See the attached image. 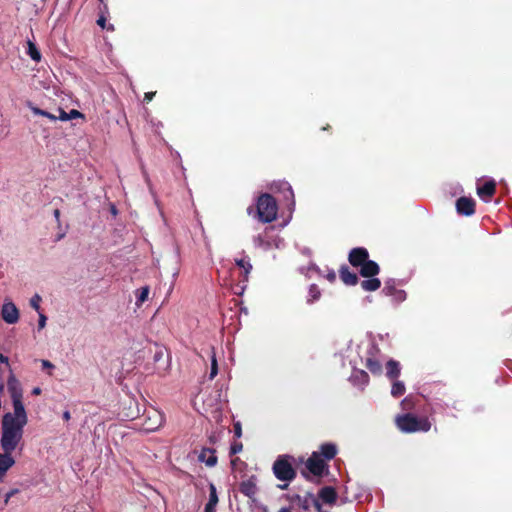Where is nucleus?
Returning <instances> with one entry per match:
<instances>
[{
  "label": "nucleus",
  "instance_id": "f257e3e1",
  "mask_svg": "<svg viewBox=\"0 0 512 512\" xmlns=\"http://www.w3.org/2000/svg\"><path fill=\"white\" fill-rule=\"evenodd\" d=\"M247 212L261 223H271L277 218L278 205L271 194L263 193L257 198L256 209L248 207Z\"/></svg>",
  "mask_w": 512,
  "mask_h": 512
},
{
  "label": "nucleus",
  "instance_id": "f03ea898",
  "mask_svg": "<svg viewBox=\"0 0 512 512\" xmlns=\"http://www.w3.org/2000/svg\"><path fill=\"white\" fill-rule=\"evenodd\" d=\"M395 424L403 433L428 432L431 429V422L427 417H417L412 413L397 415Z\"/></svg>",
  "mask_w": 512,
  "mask_h": 512
},
{
  "label": "nucleus",
  "instance_id": "7ed1b4c3",
  "mask_svg": "<svg viewBox=\"0 0 512 512\" xmlns=\"http://www.w3.org/2000/svg\"><path fill=\"white\" fill-rule=\"evenodd\" d=\"M294 458L291 455H279L273 463L274 476L282 482H291L296 478L297 472L293 467Z\"/></svg>",
  "mask_w": 512,
  "mask_h": 512
},
{
  "label": "nucleus",
  "instance_id": "20e7f679",
  "mask_svg": "<svg viewBox=\"0 0 512 512\" xmlns=\"http://www.w3.org/2000/svg\"><path fill=\"white\" fill-rule=\"evenodd\" d=\"M139 429L149 433L158 430L164 423L163 414L157 409L150 407L145 409L143 415L139 418Z\"/></svg>",
  "mask_w": 512,
  "mask_h": 512
},
{
  "label": "nucleus",
  "instance_id": "39448f33",
  "mask_svg": "<svg viewBox=\"0 0 512 512\" xmlns=\"http://www.w3.org/2000/svg\"><path fill=\"white\" fill-rule=\"evenodd\" d=\"M307 471H302V476L312 481L311 475L314 477L321 478L328 470V465L324 459L320 457L319 453L313 452L305 463Z\"/></svg>",
  "mask_w": 512,
  "mask_h": 512
},
{
  "label": "nucleus",
  "instance_id": "423d86ee",
  "mask_svg": "<svg viewBox=\"0 0 512 512\" xmlns=\"http://www.w3.org/2000/svg\"><path fill=\"white\" fill-rule=\"evenodd\" d=\"M23 433L2 430L1 447L4 452H13L21 441Z\"/></svg>",
  "mask_w": 512,
  "mask_h": 512
},
{
  "label": "nucleus",
  "instance_id": "0eeeda50",
  "mask_svg": "<svg viewBox=\"0 0 512 512\" xmlns=\"http://www.w3.org/2000/svg\"><path fill=\"white\" fill-rule=\"evenodd\" d=\"M476 202L471 197L462 196L456 200V211L462 216H471L475 213Z\"/></svg>",
  "mask_w": 512,
  "mask_h": 512
},
{
  "label": "nucleus",
  "instance_id": "6e6552de",
  "mask_svg": "<svg viewBox=\"0 0 512 512\" xmlns=\"http://www.w3.org/2000/svg\"><path fill=\"white\" fill-rule=\"evenodd\" d=\"M369 258V252L364 247H356L350 250L348 261L353 267H361Z\"/></svg>",
  "mask_w": 512,
  "mask_h": 512
},
{
  "label": "nucleus",
  "instance_id": "1a4fd4ad",
  "mask_svg": "<svg viewBox=\"0 0 512 512\" xmlns=\"http://www.w3.org/2000/svg\"><path fill=\"white\" fill-rule=\"evenodd\" d=\"M382 293L386 296L393 297L396 302H402L406 299V292L396 287L394 279H389L385 282Z\"/></svg>",
  "mask_w": 512,
  "mask_h": 512
},
{
  "label": "nucleus",
  "instance_id": "9d476101",
  "mask_svg": "<svg viewBox=\"0 0 512 512\" xmlns=\"http://www.w3.org/2000/svg\"><path fill=\"white\" fill-rule=\"evenodd\" d=\"M477 195L485 202L491 200L496 193V182L494 179L485 181L482 185H477Z\"/></svg>",
  "mask_w": 512,
  "mask_h": 512
},
{
  "label": "nucleus",
  "instance_id": "9b49d317",
  "mask_svg": "<svg viewBox=\"0 0 512 512\" xmlns=\"http://www.w3.org/2000/svg\"><path fill=\"white\" fill-rule=\"evenodd\" d=\"M257 478L256 476L252 475L246 480H243L239 484V491L249 499L255 500V496L258 492L257 488Z\"/></svg>",
  "mask_w": 512,
  "mask_h": 512
},
{
  "label": "nucleus",
  "instance_id": "f8f14e48",
  "mask_svg": "<svg viewBox=\"0 0 512 512\" xmlns=\"http://www.w3.org/2000/svg\"><path fill=\"white\" fill-rule=\"evenodd\" d=\"M26 424L27 423H22V421L13 418L12 413L8 412L3 416L2 430L23 433V428Z\"/></svg>",
  "mask_w": 512,
  "mask_h": 512
},
{
  "label": "nucleus",
  "instance_id": "ddd939ff",
  "mask_svg": "<svg viewBox=\"0 0 512 512\" xmlns=\"http://www.w3.org/2000/svg\"><path fill=\"white\" fill-rule=\"evenodd\" d=\"M7 388L10 393L12 401L17 399H22L23 396V390L21 383L19 380L15 377L13 373H11L8 377L7 381Z\"/></svg>",
  "mask_w": 512,
  "mask_h": 512
},
{
  "label": "nucleus",
  "instance_id": "4468645a",
  "mask_svg": "<svg viewBox=\"0 0 512 512\" xmlns=\"http://www.w3.org/2000/svg\"><path fill=\"white\" fill-rule=\"evenodd\" d=\"M2 318L8 324H14L19 319V311L13 303H5L2 306Z\"/></svg>",
  "mask_w": 512,
  "mask_h": 512
},
{
  "label": "nucleus",
  "instance_id": "2eb2a0df",
  "mask_svg": "<svg viewBox=\"0 0 512 512\" xmlns=\"http://www.w3.org/2000/svg\"><path fill=\"white\" fill-rule=\"evenodd\" d=\"M274 188L277 191H280L283 193V197L288 202L289 205H291V206L295 205L294 192L292 190L291 185L288 182L281 181L277 184H274Z\"/></svg>",
  "mask_w": 512,
  "mask_h": 512
},
{
  "label": "nucleus",
  "instance_id": "dca6fc26",
  "mask_svg": "<svg viewBox=\"0 0 512 512\" xmlns=\"http://www.w3.org/2000/svg\"><path fill=\"white\" fill-rule=\"evenodd\" d=\"M339 277L341 281L349 286H354L358 283L359 278L356 273L351 272L347 265H342L339 269Z\"/></svg>",
  "mask_w": 512,
  "mask_h": 512
},
{
  "label": "nucleus",
  "instance_id": "f3484780",
  "mask_svg": "<svg viewBox=\"0 0 512 512\" xmlns=\"http://www.w3.org/2000/svg\"><path fill=\"white\" fill-rule=\"evenodd\" d=\"M380 272L379 265L373 260H367L360 267V275L365 278H371L378 275Z\"/></svg>",
  "mask_w": 512,
  "mask_h": 512
},
{
  "label": "nucleus",
  "instance_id": "a211bd4d",
  "mask_svg": "<svg viewBox=\"0 0 512 512\" xmlns=\"http://www.w3.org/2000/svg\"><path fill=\"white\" fill-rule=\"evenodd\" d=\"M316 453L320 454V457L325 461L332 460L337 454V447L333 443H324L321 444L318 451Z\"/></svg>",
  "mask_w": 512,
  "mask_h": 512
},
{
  "label": "nucleus",
  "instance_id": "6ab92c4d",
  "mask_svg": "<svg viewBox=\"0 0 512 512\" xmlns=\"http://www.w3.org/2000/svg\"><path fill=\"white\" fill-rule=\"evenodd\" d=\"M401 373V366L400 363L394 359H390L386 363V376L390 380H396Z\"/></svg>",
  "mask_w": 512,
  "mask_h": 512
},
{
  "label": "nucleus",
  "instance_id": "aec40b11",
  "mask_svg": "<svg viewBox=\"0 0 512 512\" xmlns=\"http://www.w3.org/2000/svg\"><path fill=\"white\" fill-rule=\"evenodd\" d=\"M12 402H13V408H14V413H12V417L22 421V423H27L28 418H27V414H26L22 399H17Z\"/></svg>",
  "mask_w": 512,
  "mask_h": 512
},
{
  "label": "nucleus",
  "instance_id": "412c9836",
  "mask_svg": "<svg viewBox=\"0 0 512 512\" xmlns=\"http://www.w3.org/2000/svg\"><path fill=\"white\" fill-rule=\"evenodd\" d=\"M319 497L327 504H334L337 500V492L331 486H325L319 491Z\"/></svg>",
  "mask_w": 512,
  "mask_h": 512
},
{
  "label": "nucleus",
  "instance_id": "4be33fe9",
  "mask_svg": "<svg viewBox=\"0 0 512 512\" xmlns=\"http://www.w3.org/2000/svg\"><path fill=\"white\" fill-rule=\"evenodd\" d=\"M199 460L204 462L209 467L215 466L217 463V456L215 455V450L210 448H204L199 455Z\"/></svg>",
  "mask_w": 512,
  "mask_h": 512
},
{
  "label": "nucleus",
  "instance_id": "5701e85b",
  "mask_svg": "<svg viewBox=\"0 0 512 512\" xmlns=\"http://www.w3.org/2000/svg\"><path fill=\"white\" fill-rule=\"evenodd\" d=\"M365 367L373 375L379 376V375L382 374V365H381V363L376 358L373 357L372 354H371V356L366 358V360H365Z\"/></svg>",
  "mask_w": 512,
  "mask_h": 512
},
{
  "label": "nucleus",
  "instance_id": "b1692460",
  "mask_svg": "<svg viewBox=\"0 0 512 512\" xmlns=\"http://www.w3.org/2000/svg\"><path fill=\"white\" fill-rule=\"evenodd\" d=\"M235 263L239 268L243 269L242 281L247 282L248 275L252 270V265L250 263L249 258L246 257V258H241V259H235Z\"/></svg>",
  "mask_w": 512,
  "mask_h": 512
},
{
  "label": "nucleus",
  "instance_id": "393cba45",
  "mask_svg": "<svg viewBox=\"0 0 512 512\" xmlns=\"http://www.w3.org/2000/svg\"><path fill=\"white\" fill-rule=\"evenodd\" d=\"M361 287L365 291H376L381 287V281L378 278L371 277L361 282Z\"/></svg>",
  "mask_w": 512,
  "mask_h": 512
},
{
  "label": "nucleus",
  "instance_id": "a878e982",
  "mask_svg": "<svg viewBox=\"0 0 512 512\" xmlns=\"http://www.w3.org/2000/svg\"><path fill=\"white\" fill-rule=\"evenodd\" d=\"M392 381H393V383H392V387H391V395L395 398H398L405 393V391H406L405 385L402 381H398L397 379L392 380Z\"/></svg>",
  "mask_w": 512,
  "mask_h": 512
},
{
  "label": "nucleus",
  "instance_id": "bb28decb",
  "mask_svg": "<svg viewBox=\"0 0 512 512\" xmlns=\"http://www.w3.org/2000/svg\"><path fill=\"white\" fill-rule=\"evenodd\" d=\"M320 297H321V291H320V288L318 287V285L311 284L309 286L307 302L313 303V302L319 300Z\"/></svg>",
  "mask_w": 512,
  "mask_h": 512
},
{
  "label": "nucleus",
  "instance_id": "cd10ccee",
  "mask_svg": "<svg viewBox=\"0 0 512 512\" xmlns=\"http://www.w3.org/2000/svg\"><path fill=\"white\" fill-rule=\"evenodd\" d=\"M124 416L130 420L140 418V410L136 402L130 401L128 412L124 413Z\"/></svg>",
  "mask_w": 512,
  "mask_h": 512
},
{
  "label": "nucleus",
  "instance_id": "c85d7f7f",
  "mask_svg": "<svg viewBox=\"0 0 512 512\" xmlns=\"http://www.w3.org/2000/svg\"><path fill=\"white\" fill-rule=\"evenodd\" d=\"M27 45V54L31 57L32 60H34L35 62H39L41 60V53L38 50L35 43H33L32 41H28Z\"/></svg>",
  "mask_w": 512,
  "mask_h": 512
},
{
  "label": "nucleus",
  "instance_id": "c756f323",
  "mask_svg": "<svg viewBox=\"0 0 512 512\" xmlns=\"http://www.w3.org/2000/svg\"><path fill=\"white\" fill-rule=\"evenodd\" d=\"M352 377L359 384L367 385L369 383V375L364 370H356Z\"/></svg>",
  "mask_w": 512,
  "mask_h": 512
},
{
  "label": "nucleus",
  "instance_id": "7c9ffc66",
  "mask_svg": "<svg viewBox=\"0 0 512 512\" xmlns=\"http://www.w3.org/2000/svg\"><path fill=\"white\" fill-rule=\"evenodd\" d=\"M218 495L216 487L213 483L209 485V500L206 504L216 507L218 504Z\"/></svg>",
  "mask_w": 512,
  "mask_h": 512
},
{
  "label": "nucleus",
  "instance_id": "2f4dec72",
  "mask_svg": "<svg viewBox=\"0 0 512 512\" xmlns=\"http://www.w3.org/2000/svg\"><path fill=\"white\" fill-rule=\"evenodd\" d=\"M148 295H149V287L148 286L141 287L138 290V293H137V302H136V304L139 306L142 303H144L147 300Z\"/></svg>",
  "mask_w": 512,
  "mask_h": 512
},
{
  "label": "nucleus",
  "instance_id": "473e14b6",
  "mask_svg": "<svg viewBox=\"0 0 512 512\" xmlns=\"http://www.w3.org/2000/svg\"><path fill=\"white\" fill-rule=\"evenodd\" d=\"M254 245L259 248L268 249L270 247V244L268 241L265 240L264 236L262 234H258L253 238Z\"/></svg>",
  "mask_w": 512,
  "mask_h": 512
},
{
  "label": "nucleus",
  "instance_id": "72a5a7b5",
  "mask_svg": "<svg viewBox=\"0 0 512 512\" xmlns=\"http://www.w3.org/2000/svg\"><path fill=\"white\" fill-rule=\"evenodd\" d=\"M218 373V365H217V359L215 356L214 351L212 350L211 355V370H210V379H213Z\"/></svg>",
  "mask_w": 512,
  "mask_h": 512
},
{
  "label": "nucleus",
  "instance_id": "f704fd0d",
  "mask_svg": "<svg viewBox=\"0 0 512 512\" xmlns=\"http://www.w3.org/2000/svg\"><path fill=\"white\" fill-rule=\"evenodd\" d=\"M41 297L39 294H35L31 299H30V305L32 308H34L37 312H39L40 310V302H41Z\"/></svg>",
  "mask_w": 512,
  "mask_h": 512
},
{
  "label": "nucleus",
  "instance_id": "c9c22d12",
  "mask_svg": "<svg viewBox=\"0 0 512 512\" xmlns=\"http://www.w3.org/2000/svg\"><path fill=\"white\" fill-rule=\"evenodd\" d=\"M243 449V444L241 442H234L230 447V455H235L240 453Z\"/></svg>",
  "mask_w": 512,
  "mask_h": 512
},
{
  "label": "nucleus",
  "instance_id": "e433bc0d",
  "mask_svg": "<svg viewBox=\"0 0 512 512\" xmlns=\"http://www.w3.org/2000/svg\"><path fill=\"white\" fill-rule=\"evenodd\" d=\"M292 500L293 501H297L299 503V505L303 508V509H308V502H307V499H302V497L298 494L294 495L292 497Z\"/></svg>",
  "mask_w": 512,
  "mask_h": 512
},
{
  "label": "nucleus",
  "instance_id": "4c0bfd02",
  "mask_svg": "<svg viewBox=\"0 0 512 512\" xmlns=\"http://www.w3.org/2000/svg\"><path fill=\"white\" fill-rule=\"evenodd\" d=\"M28 107L30 108V110L32 111V113L34 115L43 116V117H44V115H46L45 114L46 110L40 109L39 107L32 105V103H29Z\"/></svg>",
  "mask_w": 512,
  "mask_h": 512
},
{
  "label": "nucleus",
  "instance_id": "58836bf2",
  "mask_svg": "<svg viewBox=\"0 0 512 512\" xmlns=\"http://www.w3.org/2000/svg\"><path fill=\"white\" fill-rule=\"evenodd\" d=\"M401 405H402L403 409H411L412 406H413V402L411 400V397L408 396V397L404 398L401 401Z\"/></svg>",
  "mask_w": 512,
  "mask_h": 512
},
{
  "label": "nucleus",
  "instance_id": "ea45409f",
  "mask_svg": "<svg viewBox=\"0 0 512 512\" xmlns=\"http://www.w3.org/2000/svg\"><path fill=\"white\" fill-rule=\"evenodd\" d=\"M233 428H234V435L237 438H240L242 436V426H241V423L240 422L234 423Z\"/></svg>",
  "mask_w": 512,
  "mask_h": 512
},
{
  "label": "nucleus",
  "instance_id": "a19ab883",
  "mask_svg": "<svg viewBox=\"0 0 512 512\" xmlns=\"http://www.w3.org/2000/svg\"><path fill=\"white\" fill-rule=\"evenodd\" d=\"M68 116H69V120H71V119L83 117V114L76 109H72V110H70V112H68Z\"/></svg>",
  "mask_w": 512,
  "mask_h": 512
},
{
  "label": "nucleus",
  "instance_id": "79ce46f5",
  "mask_svg": "<svg viewBox=\"0 0 512 512\" xmlns=\"http://www.w3.org/2000/svg\"><path fill=\"white\" fill-rule=\"evenodd\" d=\"M47 317L39 312V321H38V328L39 330L43 329L46 325Z\"/></svg>",
  "mask_w": 512,
  "mask_h": 512
},
{
  "label": "nucleus",
  "instance_id": "37998d69",
  "mask_svg": "<svg viewBox=\"0 0 512 512\" xmlns=\"http://www.w3.org/2000/svg\"><path fill=\"white\" fill-rule=\"evenodd\" d=\"M58 111H59V115L57 116V119H59L61 121L69 120V116H68L67 112H65L62 108H58Z\"/></svg>",
  "mask_w": 512,
  "mask_h": 512
},
{
  "label": "nucleus",
  "instance_id": "c03bdc74",
  "mask_svg": "<svg viewBox=\"0 0 512 512\" xmlns=\"http://www.w3.org/2000/svg\"><path fill=\"white\" fill-rule=\"evenodd\" d=\"M325 277L329 282L333 283L336 280V273L334 270H329Z\"/></svg>",
  "mask_w": 512,
  "mask_h": 512
},
{
  "label": "nucleus",
  "instance_id": "a18cd8bd",
  "mask_svg": "<svg viewBox=\"0 0 512 512\" xmlns=\"http://www.w3.org/2000/svg\"><path fill=\"white\" fill-rule=\"evenodd\" d=\"M17 492H18V490H17V489H13V490L9 491V492L6 494V496H5V501H4V502H5V504H7V503L9 502L10 498H12V496H14Z\"/></svg>",
  "mask_w": 512,
  "mask_h": 512
},
{
  "label": "nucleus",
  "instance_id": "49530a36",
  "mask_svg": "<svg viewBox=\"0 0 512 512\" xmlns=\"http://www.w3.org/2000/svg\"><path fill=\"white\" fill-rule=\"evenodd\" d=\"M155 94H156V92H147V93H145L144 101L147 102V103L152 101V99L155 96Z\"/></svg>",
  "mask_w": 512,
  "mask_h": 512
},
{
  "label": "nucleus",
  "instance_id": "de8ad7c7",
  "mask_svg": "<svg viewBox=\"0 0 512 512\" xmlns=\"http://www.w3.org/2000/svg\"><path fill=\"white\" fill-rule=\"evenodd\" d=\"M97 24L105 29L106 28V18L104 16H100L99 19L97 20Z\"/></svg>",
  "mask_w": 512,
  "mask_h": 512
},
{
  "label": "nucleus",
  "instance_id": "09e8293b",
  "mask_svg": "<svg viewBox=\"0 0 512 512\" xmlns=\"http://www.w3.org/2000/svg\"><path fill=\"white\" fill-rule=\"evenodd\" d=\"M41 363H42L43 369H46V368L53 369L54 368V365L48 360H42Z\"/></svg>",
  "mask_w": 512,
  "mask_h": 512
},
{
  "label": "nucleus",
  "instance_id": "8fccbe9b",
  "mask_svg": "<svg viewBox=\"0 0 512 512\" xmlns=\"http://www.w3.org/2000/svg\"><path fill=\"white\" fill-rule=\"evenodd\" d=\"M45 114L46 115H44V117L50 119L51 121H56L57 120V116L56 115H54V114H52V113H50L48 111H46Z\"/></svg>",
  "mask_w": 512,
  "mask_h": 512
},
{
  "label": "nucleus",
  "instance_id": "3c124183",
  "mask_svg": "<svg viewBox=\"0 0 512 512\" xmlns=\"http://www.w3.org/2000/svg\"><path fill=\"white\" fill-rule=\"evenodd\" d=\"M204 512H216V507L206 504Z\"/></svg>",
  "mask_w": 512,
  "mask_h": 512
},
{
  "label": "nucleus",
  "instance_id": "603ef678",
  "mask_svg": "<svg viewBox=\"0 0 512 512\" xmlns=\"http://www.w3.org/2000/svg\"><path fill=\"white\" fill-rule=\"evenodd\" d=\"M53 215H54L56 221L58 222V224H60V210L59 209H55L54 212H53Z\"/></svg>",
  "mask_w": 512,
  "mask_h": 512
},
{
  "label": "nucleus",
  "instance_id": "864d4df0",
  "mask_svg": "<svg viewBox=\"0 0 512 512\" xmlns=\"http://www.w3.org/2000/svg\"><path fill=\"white\" fill-rule=\"evenodd\" d=\"M0 362L1 363H5V364H9V359L7 356H4L3 354H0Z\"/></svg>",
  "mask_w": 512,
  "mask_h": 512
},
{
  "label": "nucleus",
  "instance_id": "5fc2aeb1",
  "mask_svg": "<svg viewBox=\"0 0 512 512\" xmlns=\"http://www.w3.org/2000/svg\"><path fill=\"white\" fill-rule=\"evenodd\" d=\"M277 487L280 490H286L289 487V482H285L284 484H278Z\"/></svg>",
  "mask_w": 512,
  "mask_h": 512
},
{
  "label": "nucleus",
  "instance_id": "6e6d98bb",
  "mask_svg": "<svg viewBox=\"0 0 512 512\" xmlns=\"http://www.w3.org/2000/svg\"><path fill=\"white\" fill-rule=\"evenodd\" d=\"M307 496L313 499L314 504H315L316 507L320 508V504L318 503V501L316 499H314L312 493H308Z\"/></svg>",
  "mask_w": 512,
  "mask_h": 512
},
{
  "label": "nucleus",
  "instance_id": "4d7b16f0",
  "mask_svg": "<svg viewBox=\"0 0 512 512\" xmlns=\"http://www.w3.org/2000/svg\"><path fill=\"white\" fill-rule=\"evenodd\" d=\"M32 393L35 395H39L41 393V389L39 387H36L33 389Z\"/></svg>",
  "mask_w": 512,
  "mask_h": 512
},
{
  "label": "nucleus",
  "instance_id": "13d9d810",
  "mask_svg": "<svg viewBox=\"0 0 512 512\" xmlns=\"http://www.w3.org/2000/svg\"><path fill=\"white\" fill-rule=\"evenodd\" d=\"M63 418L65 420H69L70 419V413L68 411H65L64 414H63Z\"/></svg>",
  "mask_w": 512,
  "mask_h": 512
},
{
  "label": "nucleus",
  "instance_id": "bf43d9fd",
  "mask_svg": "<svg viewBox=\"0 0 512 512\" xmlns=\"http://www.w3.org/2000/svg\"><path fill=\"white\" fill-rule=\"evenodd\" d=\"M278 512H291L290 508L283 507Z\"/></svg>",
  "mask_w": 512,
  "mask_h": 512
},
{
  "label": "nucleus",
  "instance_id": "052dcab7",
  "mask_svg": "<svg viewBox=\"0 0 512 512\" xmlns=\"http://www.w3.org/2000/svg\"><path fill=\"white\" fill-rule=\"evenodd\" d=\"M238 461H239V458H237V457H236V458H234V459H232V460H231V464H232V466H235V465L237 464V462H238Z\"/></svg>",
  "mask_w": 512,
  "mask_h": 512
},
{
  "label": "nucleus",
  "instance_id": "680f3d73",
  "mask_svg": "<svg viewBox=\"0 0 512 512\" xmlns=\"http://www.w3.org/2000/svg\"><path fill=\"white\" fill-rule=\"evenodd\" d=\"M63 237H64V234H59V235L57 236L56 241H58V240L62 239Z\"/></svg>",
  "mask_w": 512,
  "mask_h": 512
},
{
  "label": "nucleus",
  "instance_id": "e2e57ef3",
  "mask_svg": "<svg viewBox=\"0 0 512 512\" xmlns=\"http://www.w3.org/2000/svg\"><path fill=\"white\" fill-rule=\"evenodd\" d=\"M3 389H4V384H3V382H0V393L3 391Z\"/></svg>",
  "mask_w": 512,
  "mask_h": 512
},
{
  "label": "nucleus",
  "instance_id": "0e129e2a",
  "mask_svg": "<svg viewBox=\"0 0 512 512\" xmlns=\"http://www.w3.org/2000/svg\"><path fill=\"white\" fill-rule=\"evenodd\" d=\"M330 128H331L330 125H327L326 127H323L324 130H328Z\"/></svg>",
  "mask_w": 512,
  "mask_h": 512
},
{
  "label": "nucleus",
  "instance_id": "69168bd1",
  "mask_svg": "<svg viewBox=\"0 0 512 512\" xmlns=\"http://www.w3.org/2000/svg\"><path fill=\"white\" fill-rule=\"evenodd\" d=\"M107 29L108 30H114V27L112 25H110Z\"/></svg>",
  "mask_w": 512,
  "mask_h": 512
}]
</instances>
